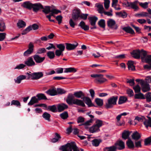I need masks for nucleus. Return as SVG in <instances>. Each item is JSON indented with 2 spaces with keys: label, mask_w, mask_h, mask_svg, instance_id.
Here are the masks:
<instances>
[{
  "label": "nucleus",
  "mask_w": 151,
  "mask_h": 151,
  "mask_svg": "<svg viewBox=\"0 0 151 151\" xmlns=\"http://www.w3.org/2000/svg\"><path fill=\"white\" fill-rule=\"evenodd\" d=\"M103 151H116V148L114 145L106 147L104 148Z\"/></svg>",
  "instance_id": "obj_28"
},
{
  "label": "nucleus",
  "mask_w": 151,
  "mask_h": 151,
  "mask_svg": "<svg viewBox=\"0 0 151 151\" xmlns=\"http://www.w3.org/2000/svg\"><path fill=\"white\" fill-rule=\"evenodd\" d=\"M95 101L96 104L99 106H101L103 105V101L102 99L96 98L95 99Z\"/></svg>",
  "instance_id": "obj_40"
},
{
  "label": "nucleus",
  "mask_w": 151,
  "mask_h": 151,
  "mask_svg": "<svg viewBox=\"0 0 151 151\" xmlns=\"http://www.w3.org/2000/svg\"><path fill=\"white\" fill-rule=\"evenodd\" d=\"M27 75V79L37 80L38 79V73H32L30 71L26 73Z\"/></svg>",
  "instance_id": "obj_9"
},
{
  "label": "nucleus",
  "mask_w": 151,
  "mask_h": 151,
  "mask_svg": "<svg viewBox=\"0 0 151 151\" xmlns=\"http://www.w3.org/2000/svg\"><path fill=\"white\" fill-rule=\"evenodd\" d=\"M38 102V94L36 96L32 97L29 102L28 103V104L29 106H31L34 104L37 103Z\"/></svg>",
  "instance_id": "obj_15"
},
{
  "label": "nucleus",
  "mask_w": 151,
  "mask_h": 151,
  "mask_svg": "<svg viewBox=\"0 0 151 151\" xmlns=\"http://www.w3.org/2000/svg\"><path fill=\"white\" fill-rule=\"evenodd\" d=\"M144 60L146 63H151V55H147Z\"/></svg>",
  "instance_id": "obj_58"
},
{
  "label": "nucleus",
  "mask_w": 151,
  "mask_h": 151,
  "mask_svg": "<svg viewBox=\"0 0 151 151\" xmlns=\"http://www.w3.org/2000/svg\"><path fill=\"white\" fill-rule=\"evenodd\" d=\"M127 100V97L124 96H121L119 98L118 104H121L125 103Z\"/></svg>",
  "instance_id": "obj_31"
},
{
  "label": "nucleus",
  "mask_w": 151,
  "mask_h": 151,
  "mask_svg": "<svg viewBox=\"0 0 151 151\" xmlns=\"http://www.w3.org/2000/svg\"><path fill=\"white\" fill-rule=\"evenodd\" d=\"M134 97L136 99H145L144 95L141 93L135 94L134 95Z\"/></svg>",
  "instance_id": "obj_39"
},
{
  "label": "nucleus",
  "mask_w": 151,
  "mask_h": 151,
  "mask_svg": "<svg viewBox=\"0 0 151 151\" xmlns=\"http://www.w3.org/2000/svg\"><path fill=\"white\" fill-rule=\"evenodd\" d=\"M126 144L129 149H133L134 147V145L133 142L130 139H129L127 141Z\"/></svg>",
  "instance_id": "obj_23"
},
{
  "label": "nucleus",
  "mask_w": 151,
  "mask_h": 151,
  "mask_svg": "<svg viewBox=\"0 0 151 151\" xmlns=\"http://www.w3.org/2000/svg\"><path fill=\"white\" fill-rule=\"evenodd\" d=\"M114 146L116 147V151L117 149L121 150L124 149L125 147L124 143L122 140L117 141L115 143Z\"/></svg>",
  "instance_id": "obj_8"
},
{
  "label": "nucleus",
  "mask_w": 151,
  "mask_h": 151,
  "mask_svg": "<svg viewBox=\"0 0 151 151\" xmlns=\"http://www.w3.org/2000/svg\"><path fill=\"white\" fill-rule=\"evenodd\" d=\"M32 29V27L30 25L24 30L22 32V35H24L27 34L29 31Z\"/></svg>",
  "instance_id": "obj_46"
},
{
  "label": "nucleus",
  "mask_w": 151,
  "mask_h": 151,
  "mask_svg": "<svg viewBox=\"0 0 151 151\" xmlns=\"http://www.w3.org/2000/svg\"><path fill=\"white\" fill-rule=\"evenodd\" d=\"M47 56L51 59H53L55 57V53L53 51H49L47 53Z\"/></svg>",
  "instance_id": "obj_36"
},
{
  "label": "nucleus",
  "mask_w": 151,
  "mask_h": 151,
  "mask_svg": "<svg viewBox=\"0 0 151 151\" xmlns=\"http://www.w3.org/2000/svg\"><path fill=\"white\" fill-rule=\"evenodd\" d=\"M145 119L144 116H142L141 117H139L138 116H136L135 117V119L138 120L139 122H144Z\"/></svg>",
  "instance_id": "obj_60"
},
{
  "label": "nucleus",
  "mask_w": 151,
  "mask_h": 151,
  "mask_svg": "<svg viewBox=\"0 0 151 151\" xmlns=\"http://www.w3.org/2000/svg\"><path fill=\"white\" fill-rule=\"evenodd\" d=\"M147 52L146 51L143 49L140 50V57L141 56L142 59L144 60L147 55Z\"/></svg>",
  "instance_id": "obj_30"
},
{
  "label": "nucleus",
  "mask_w": 151,
  "mask_h": 151,
  "mask_svg": "<svg viewBox=\"0 0 151 151\" xmlns=\"http://www.w3.org/2000/svg\"><path fill=\"white\" fill-rule=\"evenodd\" d=\"M42 116L46 120L48 121H50V118L51 117V115L50 114L47 112H45L43 114Z\"/></svg>",
  "instance_id": "obj_34"
},
{
  "label": "nucleus",
  "mask_w": 151,
  "mask_h": 151,
  "mask_svg": "<svg viewBox=\"0 0 151 151\" xmlns=\"http://www.w3.org/2000/svg\"><path fill=\"white\" fill-rule=\"evenodd\" d=\"M141 137L140 134L137 131L133 133L132 135V138L135 141H137Z\"/></svg>",
  "instance_id": "obj_17"
},
{
  "label": "nucleus",
  "mask_w": 151,
  "mask_h": 151,
  "mask_svg": "<svg viewBox=\"0 0 151 151\" xmlns=\"http://www.w3.org/2000/svg\"><path fill=\"white\" fill-rule=\"evenodd\" d=\"M17 24V27L19 28L24 27L26 25L25 22L23 20H19Z\"/></svg>",
  "instance_id": "obj_33"
},
{
  "label": "nucleus",
  "mask_w": 151,
  "mask_h": 151,
  "mask_svg": "<svg viewBox=\"0 0 151 151\" xmlns=\"http://www.w3.org/2000/svg\"><path fill=\"white\" fill-rule=\"evenodd\" d=\"M93 121V119H91L90 120L87 121L83 124V125L85 126H89L91 125V124Z\"/></svg>",
  "instance_id": "obj_64"
},
{
  "label": "nucleus",
  "mask_w": 151,
  "mask_h": 151,
  "mask_svg": "<svg viewBox=\"0 0 151 151\" xmlns=\"http://www.w3.org/2000/svg\"><path fill=\"white\" fill-rule=\"evenodd\" d=\"M116 14L118 15L119 17H122L123 18H125L127 16V15L126 13L124 12H117L116 13Z\"/></svg>",
  "instance_id": "obj_55"
},
{
  "label": "nucleus",
  "mask_w": 151,
  "mask_h": 151,
  "mask_svg": "<svg viewBox=\"0 0 151 151\" xmlns=\"http://www.w3.org/2000/svg\"><path fill=\"white\" fill-rule=\"evenodd\" d=\"M99 131V128L95 125H93L92 127H90L89 129L90 132L92 133L97 132Z\"/></svg>",
  "instance_id": "obj_22"
},
{
  "label": "nucleus",
  "mask_w": 151,
  "mask_h": 151,
  "mask_svg": "<svg viewBox=\"0 0 151 151\" xmlns=\"http://www.w3.org/2000/svg\"><path fill=\"white\" fill-rule=\"evenodd\" d=\"M64 71V73L68 72H75L76 71V69L73 68H65Z\"/></svg>",
  "instance_id": "obj_42"
},
{
  "label": "nucleus",
  "mask_w": 151,
  "mask_h": 151,
  "mask_svg": "<svg viewBox=\"0 0 151 151\" xmlns=\"http://www.w3.org/2000/svg\"><path fill=\"white\" fill-rule=\"evenodd\" d=\"M142 89L143 92H146L149 91L150 88L149 84L145 81H142L141 82Z\"/></svg>",
  "instance_id": "obj_7"
},
{
  "label": "nucleus",
  "mask_w": 151,
  "mask_h": 151,
  "mask_svg": "<svg viewBox=\"0 0 151 151\" xmlns=\"http://www.w3.org/2000/svg\"><path fill=\"white\" fill-rule=\"evenodd\" d=\"M61 117L63 119H67L68 117V114L67 111H64L60 115Z\"/></svg>",
  "instance_id": "obj_48"
},
{
  "label": "nucleus",
  "mask_w": 151,
  "mask_h": 151,
  "mask_svg": "<svg viewBox=\"0 0 151 151\" xmlns=\"http://www.w3.org/2000/svg\"><path fill=\"white\" fill-rule=\"evenodd\" d=\"M55 137L51 139V141L53 143H55L58 141L59 139L60 138V135L57 133H55Z\"/></svg>",
  "instance_id": "obj_37"
},
{
  "label": "nucleus",
  "mask_w": 151,
  "mask_h": 151,
  "mask_svg": "<svg viewBox=\"0 0 151 151\" xmlns=\"http://www.w3.org/2000/svg\"><path fill=\"white\" fill-rule=\"evenodd\" d=\"M15 105L17 106H20V102L17 100H13L12 101L11 105Z\"/></svg>",
  "instance_id": "obj_59"
},
{
  "label": "nucleus",
  "mask_w": 151,
  "mask_h": 151,
  "mask_svg": "<svg viewBox=\"0 0 151 151\" xmlns=\"http://www.w3.org/2000/svg\"><path fill=\"white\" fill-rule=\"evenodd\" d=\"M130 133L129 131H124L122 134V138L124 139H127L129 137Z\"/></svg>",
  "instance_id": "obj_29"
},
{
  "label": "nucleus",
  "mask_w": 151,
  "mask_h": 151,
  "mask_svg": "<svg viewBox=\"0 0 151 151\" xmlns=\"http://www.w3.org/2000/svg\"><path fill=\"white\" fill-rule=\"evenodd\" d=\"M51 9L50 6H46L45 8L43 9L42 12L45 14H47L49 13L51 11Z\"/></svg>",
  "instance_id": "obj_41"
},
{
  "label": "nucleus",
  "mask_w": 151,
  "mask_h": 151,
  "mask_svg": "<svg viewBox=\"0 0 151 151\" xmlns=\"http://www.w3.org/2000/svg\"><path fill=\"white\" fill-rule=\"evenodd\" d=\"M128 67L129 70H135L134 66V65L133 62L132 61H129L127 63Z\"/></svg>",
  "instance_id": "obj_24"
},
{
  "label": "nucleus",
  "mask_w": 151,
  "mask_h": 151,
  "mask_svg": "<svg viewBox=\"0 0 151 151\" xmlns=\"http://www.w3.org/2000/svg\"><path fill=\"white\" fill-rule=\"evenodd\" d=\"M91 76L92 77L95 78V80L101 83L104 82L107 80L103 77V75L101 74H91Z\"/></svg>",
  "instance_id": "obj_5"
},
{
  "label": "nucleus",
  "mask_w": 151,
  "mask_h": 151,
  "mask_svg": "<svg viewBox=\"0 0 151 151\" xmlns=\"http://www.w3.org/2000/svg\"><path fill=\"white\" fill-rule=\"evenodd\" d=\"M107 24L108 27L111 29H117L118 26L115 21L112 19H109L107 21Z\"/></svg>",
  "instance_id": "obj_6"
},
{
  "label": "nucleus",
  "mask_w": 151,
  "mask_h": 151,
  "mask_svg": "<svg viewBox=\"0 0 151 151\" xmlns=\"http://www.w3.org/2000/svg\"><path fill=\"white\" fill-rule=\"evenodd\" d=\"M130 6V7L135 10H137L138 9V7L137 6L135 2L131 3Z\"/></svg>",
  "instance_id": "obj_57"
},
{
  "label": "nucleus",
  "mask_w": 151,
  "mask_h": 151,
  "mask_svg": "<svg viewBox=\"0 0 151 151\" xmlns=\"http://www.w3.org/2000/svg\"><path fill=\"white\" fill-rule=\"evenodd\" d=\"M68 107V106L67 105L63 103L58 105L57 106L58 111L59 112H61L67 109Z\"/></svg>",
  "instance_id": "obj_14"
},
{
  "label": "nucleus",
  "mask_w": 151,
  "mask_h": 151,
  "mask_svg": "<svg viewBox=\"0 0 151 151\" xmlns=\"http://www.w3.org/2000/svg\"><path fill=\"white\" fill-rule=\"evenodd\" d=\"M57 47L58 49L59 50L63 52L65 48V46L63 44H60L57 45Z\"/></svg>",
  "instance_id": "obj_43"
},
{
  "label": "nucleus",
  "mask_w": 151,
  "mask_h": 151,
  "mask_svg": "<svg viewBox=\"0 0 151 151\" xmlns=\"http://www.w3.org/2000/svg\"><path fill=\"white\" fill-rule=\"evenodd\" d=\"M101 142V139H95L92 141L93 145L95 147L99 146Z\"/></svg>",
  "instance_id": "obj_32"
},
{
  "label": "nucleus",
  "mask_w": 151,
  "mask_h": 151,
  "mask_svg": "<svg viewBox=\"0 0 151 151\" xmlns=\"http://www.w3.org/2000/svg\"><path fill=\"white\" fill-rule=\"evenodd\" d=\"M21 6L29 10L32 9L33 11L35 12L38 11V3L33 4L30 1H28L24 2Z\"/></svg>",
  "instance_id": "obj_3"
},
{
  "label": "nucleus",
  "mask_w": 151,
  "mask_h": 151,
  "mask_svg": "<svg viewBox=\"0 0 151 151\" xmlns=\"http://www.w3.org/2000/svg\"><path fill=\"white\" fill-rule=\"evenodd\" d=\"M110 1L109 0H104V6L105 8L107 9L109 7Z\"/></svg>",
  "instance_id": "obj_54"
},
{
  "label": "nucleus",
  "mask_w": 151,
  "mask_h": 151,
  "mask_svg": "<svg viewBox=\"0 0 151 151\" xmlns=\"http://www.w3.org/2000/svg\"><path fill=\"white\" fill-rule=\"evenodd\" d=\"M118 96H114L109 99L106 103L105 107L107 109L111 108L114 105H116L118 99Z\"/></svg>",
  "instance_id": "obj_4"
},
{
  "label": "nucleus",
  "mask_w": 151,
  "mask_h": 151,
  "mask_svg": "<svg viewBox=\"0 0 151 151\" xmlns=\"http://www.w3.org/2000/svg\"><path fill=\"white\" fill-rule=\"evenodd\" d=\"M98 24L100 27L103 28H105V23L104 20L103 19L100 20Z\"/></svg>",
  "instance_id": "obj_50"
},
{
  "label": "nucleus",
  "mask_w": 151,
  "mask_h": 151,
  "mask_svg": "<svg viewBox=\"0 0 151 151\" xmlns=\"http://www.w3.org/2000/svg\"><path fill=\"white\" fill-rule=\"evenodd\" d=\"M95 125L99 128L102 125V121L100 120H97L96 121Z\"/></svg>",
  "instance_id": "obj_62"
},
{
  "label": "nucleus",
  "mask_w": 151,
  "mask_h": 151,
  "mask_svg": "<svg viewBox=\"0 0 151 151\" xmlns=\"http://www.w3.org/2000/svg\"><path fill=\"white\" fill-rule=\"evenodd\" d=\"M47 94L51 96H54L57 95V91L55 88L50 89L46 92Z\"/></svg>",
  "instance_id": "obj_16"
},
{
  "label": "nucleus",
  "mask_w": 151,
  "mask_h": 151,
  "mask_svg": "<svg viewBox=\"0 0 151 151\" xmlns=\"http://www.w3.org/2000/svg\"><path fill=\"white\" fill-rule=\"evenodd\" d=\"M123 29L126 32L132 34L134 33L133 30L129 27H124L123 28Z\"/></svg>",
  "instance_id": "obj_27"
},
{
  "label": "nucleus",
  "mask_w": 151,
  "mask_h": 151,
  "mask_svg": "<svg viewBox=\"0 0 151 151\" xmlns=\"http://www.w3.org/2000/svg\"><path fill=\"white\" fill-rule=\"evenodd\" d=\"M57 95L58 94H62L65 93H66V91L63 89L60 88H57L56 89Z\"/></svg>",
  "instance_id": "obj_53"
},
{
  "label": "nucleus",
  "mask_w": 151,
  "mask_h": 151,
  "mask_svg": "<svg viewBox=\"0 0 151 151\" xmlns=\"http://www.w3.org/2000/svg\"><path fill=\"white\" fill-rule=\"evenodd\" d=\"M78 25L85 31L88 30L89 29V26L86 25L84 22L83 21L81 22Z\"/></svg>",
  "instance_id": "obj_20"
},
{
  "label": "nucleus",
  "mask_w": 151,
  "mask_h": 151,
  "mask_svg": "<svg viewBox=\"0 0 151 151\" xmlns=\"http://www.w3.org/2000/svg\"><path fill=\"white\" fill-rule=\"evenodd\" d=\"M26 78V76H25L20 75L16 79H15V82L18 84L20 83L22 80L25 79Z\"/></svg>",
  "instance_id": "obj_21"
},
{
  "label": "nucleus",
  "mask_w": 151,
  "mask_h": 151,
  "mask_svg": "<svg viewBox=\"0 0 151 151\" xmlns=\"http://www.w3.org/2000/svg\"><path fill=\"white\" fill-rule=\"evenodd\" d=\"M145 97L147 102H150L151 101V92H148L146 93Z\"/></svg>",
  "instance_id": "obj_44"
},
{
  "label": "nucleus",
  "mask_w": 151,
  "mask_h": 151,
  "mask_svg": "<svg viewBox=\"0 0 151 151\" xmlns=\"http://www.w3.org/2000/svg\"><path fill=\"white\" fill-rule=\"evenodd\" d=\"M60 12V11L59 10H57L55 9H51V11L50 12H51L50 14V15H48L47 16H50V17H51L52 16H53L54 14H57Z\"/></svg>",
  "instance_id": "obj_45"
},
{
  "label": "nucleus",
  "mask_w": 151,
  "mask_h": 151,
  "mask_svg": "<svg viewBox=\"0 0 151 151\" xmlns=\"http://www.w3.org/2000/svg\"><path fill=\"white\" fill-rule=\"evenodd\" d=\"M34 45L33 43L30 42L28 45V49L27 50L32 53L33 51Z\"/></svg>",
  "instance_id": "obj_49"
},
{
  "label": "nucleus",
  "mask_w": 151,
  "mask_h": 151,
  "mask_svg": "<svg viewBox=\"0 0 151 151\" xmlns=\"http://www.w3.org/2000/svg\"><path fill=\"white\" fill-rule=\"evenodd\" d=\"M6 35L5 32L0 33V41H3L5 39Z\"/></svg>",
  "instance_id": "obj_51"
},
{
  "label": "nucleus",
  "mask_w": 151,
  "mask_h": 151,
  "mask_svg": "<svg viewBox=\"0 0 151 151\" xmlns=\"http://www.w3.org/2000/svg\"><path fill=\"white\" fill-rule=\"evenodd\" d=\"M127 83H129L130 86H132L134 84V79H127Z\"/></svg>",
  "instance_id": "obj_63"
},
{
  "label": "nucleus",
  "mask_w": 151,
  "mask_h": 151,
  "mask_svg": "<svg viewBox=\"0 0 151 151\" xmlns=\"http://www.w3.org/2000/svg\"><path fill=\"white\" fill-rule=\"evenodd\" d=\"M88 19L89 20L91 25H95L96 22L98 19L96 17H89Z\"/></svg>",
  "instance_id": "obj_19"
},
{
  "label": "nucleus",
  "mask_w": 151,
  "mask_h": 151,
  "mask_svg": "<svg viewBox=\"0 0 151 151\" xmlns=\"http://www.w3.org/2000/svg\"><path fill=\"white\" fill-rule=\"evenodd\" d=\"M47 109L53 112H55L57 111V108L55 105L49 106Z\"/></svg>",
  "instance_id": "obj_38"
},
{
  "label": "nucleus",
  "mask_w": 151,
  "mask_h": 151,
  "mask_svg": "<svg viewBox=\"0 0 151 151\" xmlns=\"http://www.w3.org/2000/svg\"><path fill=\"white\" fill-rule=\"evenodd\" d=\"M24 63L28 66L34 65L35 64V63L32 57L29 58L26 61H25Z\"/></svg>",
  "instance_id": "obj_12"
},
{
  "label": "nucleus",
  "mask_w": 151,
  "mask_h": 151,
  "mask_svg": "<svg viewBox=\"0 0 151 151\" xmlns=\"http://www.w3.org/2000/svg\"><path fill=\"white\" fill-rule=\"evenodd\" d=\"M46 97L42 93H38V100H47Z\"/></svg>",
  "instance_id": "obj_52"
},
{
  "label": "nucleus",
  "mask_w": 151,
  "mask_h": 151,
  "mask_svg": "<svg viewBox=\"0 0 151 151\" xmlns=\"http://www.w3.org/2000/svg\"><path fill=\"white\" fill-rule=\"evenodd\" d=\"M6 29V26L3 20H0V32H4Z\"/></svg>",
  "instance_id": "obj_26"
},
{
  "label": "nucleus",
  "mask_w": 151,
  "mask_h": 151,
  "mask_svg": "<svg viewBox=\"0 0 151 151\" xmlns=\"http://www.w3.org/2000/svg\"><path fill=\"white\" fill-rule=\"evenodd\" d=\"M82 99L83 100H85V103L88 106V107H91L93 106L91 99L85 96L84 98H82Z\"/></svg>",
  "instance_id": "obj_18"
},
{
  "label": "nucleus",
  "mask_w": 151,
  "mask_h": 151,
  "mask_svg": "<svg viewBox=\"0 0 151 151\" xmlns=\"http://www.w3.org/2000/svg\"><path fill=\"white\" fill-rule=\"evenodd\" d=\"M59 149L62 151H80L79 148L74 142L67 143L61 146Z\"/></svg>",
  "instance_id": "obj_2"
},
{
  "label": "nucleus",
  "mask_w": 151,
  "mask_h": 151,
  "mask_svg": "<svg viewBox=\"0 0 151 151\" xmlns=\"http://www.w3.org/2000/svg\"><path fill=\"white\" fill-rule=\"evenodd\" d=\"M74 96L78 98L85 97L84 94L81 91H77L74 93L73 95L72 94H69L67 97L66 101L69 105L74 104L82 107H85L86 105L83 100L77 99H75Z\"/></svg>",
  "instance_id": "obj_1"
},
{
  "label": "nucleus",
  "mask_w": 151,
  "mask_h": 151,
  "mask_svg": "<svg viewBox=\"0 0 151 151\" xmlns=\"http://www.w3.org/2000/svg\"><path fill=\"white\" fill-rule=\"evenodd\" d=\"M81 11L79 9H76L73 11L72 17L73 19L75 20L78 19L81 15Z\"/></svg>",
  "instance_id": "obj_10"
},
{
  "label": "nucleus",
  "mask_w": 151,
  "mask_h": 151,
  "mask_svg": "<svg viewBox=\"0 0 151 151\" xmlns=\"http://www.w3.org/2000/svg\"><path fill=\"white\" fill-rule=\"evenodd\" d=\"M131 54L135 58L139 59L140 58V50H134Z\"/></svg>",
  "instance_id": "obj_13"
},
{
  "label": "nucleus",
  "mask_w": 151,
  "mask_h": 151,
  "mask_svg": "<svg viewBox=\"0 0 151 151\" xmlns=\"http://www.w3.org/2000/svg\"><path fill=\"white\" fill-rule=\"evenodd\" d=\"M95 6L99 9V13H101L104 9L103 5L102 4L97 3L95 4Z\"/></svg>",
  "instance_id": "obj_35"
},
{
  "label": "nucleus",
  "mask_w": 151,
  "mask_h": 151,
  "mask_svg": "<svg viewBox=\"0 0 151 151\" xmlns=\"http://www.w3.org/2000/svg\"><path fill=\"white\" fill-rule=\"evenodd\" d=\"M66 49L68 50H72L75 49L78 45V43L75 42V44H71L69 43H65Z\"/></svg>",
  "instance_id": "obj_11"
},
{
  "label": "nucleus",
  "mask_w": 151,
  "mask_h": 151,
  "mask_svg": "<svg viewBox=\"0 0 151 151\" xmlns=\"http://www.w3.org/2000/svg\"><path fill=\"white\" fill-rule=\"evenodd\" d=\"M135 92L137 93L139 92L140 91V88L139 85H137L133 88Z\"/></svg>",
  "instance_id": "obj_61"
},
{
  "label": "nucleus",
  "mask_w": 151,
  "mask_h": 151,
  "mask_svg": "<svg viewBox=\"0 0 151 151\" xmlns=\"http://www.w3.org/2000/svg\"><path fill=\"white\" fill-rule=\"evenodd\" d=\"M143 123L146 128H148V127H151V118L148 117V119H145Z\"/></svg>",
  "instance_id": "obj_25"
},
{
  "label": "nucleus",
  "mask_w": 151,
  "mask_h": 151,
  "mask_svg": "<svg viewBox=\"0 0 151 151\" xmlns=\"http://www.w3.org/2000/svg\"><path fill=\"white\" fill-rule=\"evenodd\" d=\"M32 29V27L30 25L24 30L22 32V35H24L27 34L29 31Z\"/></svg>",
  "instance_id": "obj_47"
},
{
  "label": "nucleus",
  "mask_w": 151,
  "mask_h": 151,
  "mask_svg": "<svg viewBox=\"0 0 151 151\" xmlns=\"http://www.w3.org/2000/svg\"><path fill=\"white\" fill-rule=\"evenodd\" d=\"M63 52L57 49L55 51V55L58 57H59L61 55L63 56Z\"/></svg>",
  "instance_id": "obj_56"
}]
</instances>
